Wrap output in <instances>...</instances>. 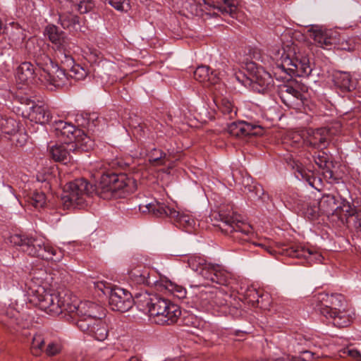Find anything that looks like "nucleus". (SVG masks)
<instances>
[{"label": "nucleus", "instance_id": "4468645a", "mask_svg": "<svg viewBox=\"0 0 361 361\" xmlns=\"http://www.w3.org/2000/svg\"><path fill=\"white\" fill-rule=\"evenodd\" d=\"M70 306L75 307L72 312H68V315L74 320L90 317L104 312L102 307L90 301H82L78 302L75 296H72Z\"/></svg>", "mask_w": 361, "mask_h": 361}, {"label": "nucleus", "instance_id": "4be33fe9", "mask_svg": "<svg viewBox=\"0 0 361 361\" xmlns=\"http://www.w3.org/2000/svg\"><path fill=\"white\" fill-rule=\"evenodd\" d=\"M203 278L212 283L226 286L231 278V274L219 264H210L207 271H204Z\"/></svg>", "mask_w": 361, "mask_h": 361}, {"label": "nucleus", "instance_id": "9b49d317", "mask_svg": "<svg viewBox=\"0 0 361 361\" xmlns=\"http://www.w3.org/2000/svg\"><path fill=\"white\" fill-rule=\"evenodd\" d=\"M315 310L326 318L331 314H336L345 305L344 296L341 294L319 293L315 298Z\"/></svg>", "mask_w": 361, "mask_h": 361}, {"label": "nucleus", "instance_id": "bb28decb", "mask_svg": "<svg viewBox=\"0 0 361 361\" xmlns=\"http://www.w3.org/2000/svg\"><path fill=\"white\" fill-rule=\"evenodd\" d=\"M226 7L228 8L227 6L224 2V4L219 6H216L214 4H212L209 2H207L206 0H202V1L198 2L197 4H195V5L192 6V12H194V13L196 16H204V15L209 16L210 17L212 16H216L217 13L215 12V10H217L218 11L221 12V13H228V12L222 11L219 8V7Z\"/></svg>", "mask_w": 361, "mask_h": 361}, {"label": "nucleus", "instance_id": "a211bd4d", "mask_svg": "<svg viewBox=\"0 0 361 361\" xmlns=\"http://www.w3.org/2000/svg\"><path fill=\"white\" fill-rule=\"evenodd\" d=\"M219 217L222 223L228 226V228L226 229L227 232H240L245 235H248L252 232V227L249 224L240 221L239 219V215L233 212L226 213L221 211L219 212Z\"/></svg>", "mask_w": 361, "mask_h": 361}, {"label": "nucleus", "instance_id": "412c9836", "mask_svg": "<svg viewBox=\"0 0 361 361\" xmlns=\"http://www.w3.org/2000/svg\"><path fill=\"white\" fill-rule=\"evenodd\" d=\"M314 42L324 49H331L332 45L339 44V33L333 30L317 28L313 30Z\"/></svg>", "mask_w": 361, "mask_h": 361}, {"label": "nucleus", "instance_id": "0eeeda50", "mask_svg": "<svg viewBox=\"0 0 361 361\" xmlns=\"http://www.w3.org/2000/svg\"><path fill=\"white\" fill-rule=\"evenodd\" d=\"M36 298L39 309L52 316L68 314L75 309L70 306L72 295L66 293H51L39 287L36 290Z\"/></svg>", "mask_w": 361, "mask_h": 361}, {"label": "nucleus", "instance_id": "052dcab7", "mask_svg": "<svg viewBox=\"0 0 361 361\" xmlns=\"http://www.w3.org/2000/svg\"><path fill=\"white\" fill-rule=\"evenodd\" d=\"M98 329V327L97 326H95V328L94 329H92V331H94V332H91L90 336H92L93 338H94L97 341H104L105 339H100L98 336H97V333H98L99 331H97Z\"/></svg>", "mask_w": 361, "mask_h": 361}, {"label": "nucleus", "instance_id": "dca6fc26", "mask_svg": "<svg viewBox=\"0 0 361 361\" xmlns=\"http://www.w3.org/2000/svg\"><path fill=\"white\" fill-rule=\"evenodd\" d=\"M281 252L290 257L304 258L310 264H319L324 259L323 256L314 249L306 248L304 246L296 244L283 248Z\"/></svg>", "mask_w": 361, "mask_h": 361}, {"label": "nucleus", "instance_id": "de8ad7c7", "mask_svg": "<svg viewBox=\"0 0 361 361\" xmlns=\"http://www.w3.org/2000/svg\"><path fill=\"white\" fill-rule=\"evenodd\" d=\"M165 153L161 150L154 149L149 154V161L154 165H163L165 164Z\"/></svg>", "mask_w": 361, "mask_h": 361}, {"label": "nucleus", "instance_id": "20e7f679", "mask_svg": "<svg viewBox=\"0 0 361 361\" xmlns=\"http://www.w3.org/2000/svg\"><path fill=\"white\" fill-rule=\"evenodd\" d=\"M137 189L136 180L125 173H106L101 177L98 193L103 199L121 198Z\"/></svg>", "mask_w": 361, "mask_h": 361}, {"label": "nucleus", "instance_id": "3c124183", "mask_svg": "<svg viewBox=\"0 0 361 361\" xmlns=\"http://www.w3.org/2000/svg\"><path fill=\"white\" fill-rule=\"evenodd\" d=\"M108 3L119 11L127 12L130 8L129 0H108Z\"/></svg>", "mask_w": 361, "mask_h": 361}, {"label": "nucleus", "instance_id": "8fccbe9b", "mask_svg": "<svg viewBox=\"0 0 361 361\" xmlns=\"http://www.w3.org/2000/svg\"><path fill=\"white\" fill-rule=\"evenodd\" d=\"M68 66H71L70 70V76L74 78L76 80H82L85 78L87 75L86 71L81 67L80 65H68Z\"/></svg>", "mask_w": 361, "mask_h": 361}, {"label": "nucleus", "instance_id": "ddd939ff", "mask_svg": "<svg viewBox=\"0 0 361 361\" xmlns=\"http://www.w3.org/2000/svg\"><path fill=\"white\" fill-rule=\"evenodd\" d=\"M104 315V312L94 315L90 317H85L84 319H77L76 325L78 329L87 334H90L91 332H94L92 329H94L95 326L98 327L97 333V336L100 339H106L108 336V326L104 321L102 320V317Z\"/></svg>", "mask_w": 361, "mask_h": 361}, {"label": "nucleus", "instance_id": "f257e3e1", "mask_svg": "<svg viewBox=\"0 0 361 361\" xmlns=\"http://www.w3.org/2000/svg\"><path fill=\"white\" fill-rule=\"evenodd\" d=\"M273 57L277 61L279 69L291 77H307L312 72L307 55L293 43L275 51Z\"/></svg>", "mask_w": 361, "mask_h": 361}, {"label": "nucleus", "instance_id": "4c0bfd02", "mask_svg": "<svg viewBox=\"0 0 361 361\" xmlns=\"http://www.w3.org/2000/svg\"><path fill=\"white\" fill-rule=\"evenodd\" d=\"M313 153H310L312 159L319 168L326 169V172L330 173L332 176V172L329 170L330 156L323 149H315Z\"/></svg>", "mask_w": 361, "mask_h": 361}, {"label": "nucleus", "instance_id": "f8f14e48", "mask_svg": "<svg viewBox=\"0 0 361 361\" xmlns=\"http://www.w3.org/2000/svg\"><path fill=\"white\" fill-rule=\"evenodd\" d=\"M330 140V130L326 128H309L305 130L304 145L312 149L326 148Z\"/></svg>", "mask_w": 361, "mask_h": 361}, {"label": "nucleus", "instance_id": "e433bc0d", "mask_svg": "<svg viewBox=\"0 0 361 361\" xmlns=\"http://www.w3.org/2000/svg\"><path fill=\"white\" fill-rule=\"evenodd\" d=\"M188 266L198 274L204 276V271H207L211 263L207 262L206 259L199 255H192L188 259Z\"/></svg>", "mask_w": 361, "mask_h": 361}, {"label": "nucleus", "instance_id": "c756f323", "mask_svg": "<svg viewBox=\"0 0 361 361\" xmlns=\"http://www.w3.org/2000/svg\"><path fill=\"white\" fill-rule=\"evenodd\" d=\"M355 214V210L349 203H345L343 206L336 207V211L330 217V220L338 226L345 225L348 223V219Z\"/></svg>", "mask_w": 361, "mask_h": 361}, {"label": "nucleus", "instance_id": "864d4df0", "mask_svg": "<svg viewBox=\"0 0 361 361\" xmlns=\"http://www.w3.org/2000/svg\"><path fill=\"white\" fill-rule=\"evenodd\" d=\"M223 1L225 3L228 8L221 6L219 8L223 12H228L231 16L234 17V15L237 11L235 0H223Z\"/></svg>", "mask_w": 361, "mask_h": 361}, {"label": "nucleus", "instance_id": "680f3d73", "mask_svg": "<svg viewBox=\"0 0 361 361\" xmlns=\"http://www.w3.org/2000/svg\"><path fill=\"white\" fill-rule=\"evenodd\" d=\"M4 121H5L6 123H11L13 125V123H15L14 120L13 119H6L5 121H4L3 119L1 120V122L0 123V125L1 126H4Z\"/></svg>", "mask_w": 361, "mask_h": 361}, {"label": "nucleus", "instance_id": "2f4dec72", "mask_svg": "<svg viewBox=\"0 0 361 361\" xmlns=\"http://www.w3.org/2000/svg\"><path fill=\"white\" fill-rule=\"evenodd\" d=\"M317 202L321 214L326 215L329 219L336 211V207H338L336 197L330 194L323 195Z\"/></svg>", "mask_w": 361, "mask_h": 361}, {"label": "nucleus", "instance_id": "e2e57ef3", "mask_svg": "<svg viewBox=\"0 0 361 361\" xmlns=\"http://www.w3.org/2000/svg\"><path fill=\"white\" fill-rule=\"evenodd\" d=\"M128 361H141V360L137 356H133L129 359Z\"/></svg>", "mask_w": 361, "mask_h": 361}, {"label": "nucleus", "instance_id": "72a5a7b5", "mask_svg": "<svg viewBox=\"0 0 361 361\" xmlns=\"http://www.w3.org/2000/svg\"><path fill=\"white\" fill-rule=\"evenodd\" d=\"M334 82L335 85L344 91H351L355 87L350 73L346 72L336 71L334 74Z\"/></svg>", "mask_w": 361, "mask_h": 361}, {"label": "nucleus", "instance_id": "aec40b11", "mask_svg": "<svg viewBox=\"0 0 361 361\" xmlns=\"http://www.w3.org/2000/svg\"><path fill=\"white\" fill-rule=\"evenodd\" d=\"M228 133L234 137L258 136L263 134V129L259 126L245 121L233 122L228 126Z\"/></svg>", "mask_w": 361, "mask_h": 361}, {"label": "nucleus", "instance_id": "473e14b6", "mask_svg": "<svg viewBox=\"0 0 361 361\" xmlns=\"http://www.w3.org/2000/svg\"><path fill=\"white\" fill-rule=\"evenodd\" d=\"M327 319H331L335 326L343 328L349 326L352 322L351 312L348 310H345L344 306L336 314H331Z\"/></svg>", "mask_w": 361, "mask_h": 361}, {"label": "nucleus", "instance_id": "6ab92c4d", "mask_svg": "<svg viewBox=\"0 0 361 361\" xmlns=\"http://www.w3.org/2000/svg\"><path fill=\"white\" fill-rule=\"evenodd\" d=\"M52 129L55 135L64 143L73 142L76 136L81 134V130L61 120L54 121Z\"/></svg>", "mask_w": 361, "mask_h": 361}, {"label": "nucleus", "instance_id": "5fc2aeb1", "mask_svg": "<svg viewBox=\"0 0 361 361\" xmlns=\"http://www.w3.org/2000/svg\"><path fill=\"white\" fill-rule=\"evenodd\" d=\"M6 315L9 319H11V325L14 324L18 325L19 324L18 317L20 314L17 310L13 308H9L6 310Z\"/></svg>", "mask_w": 361, "mask_h": 361}, {"label": "nucleus", "instance_id": "1a4fd4ad", "mask_svg": "<svg viewBox=\"0 0 361 361\" xmlns=\"http://www.w3.org/2000/svg\"><path fill=\"white\" fill-rule=\"evenodd\" d=\"M37 66H40L39 81L46 85H52L54 87H61L66 85L67 76L65 71L60 68L57 64L46 54L36 59Z\"/></svg>", "mask_w": 361, "mask_h": 361}, {"label": "nucleus", "instance_id": "58836bf2", "mask_svg": "<svg viewBox=\"0 0 361 361\" xmlns=\"http://www.w3.org/2000/svg\"><path fill=\"white\" fill-rule=\"evenodd\" d=\"M216 105L222 114L228 119H233L237 114V109L233 103L226 98L221 99V101L215 100Z\"/></svg>", "mask_w": 361, "mask_h": 361}, {"label": "nucleus", "instance_id": "6e6d98bb", "mask_svg": "<svg viewBox=\"0 0 361 361\" xmlns=\"http://www.w3.org/2000/svg\"><path fill=\"white\" fill-rule=\"evenodd\" d=\"M338 46V49L342 50L352 51L354 49V45L352 40H346L343 38L341 39V36L339 35V44H336Z\"/></svg>", "mask_w": 361, "mask_h": 361}, {"label": "nucleus", "instance_id": "a18cd8bd", "mask_svg": "<svg viewBox=\"0 0 361 361\" xmlns=\"http://www.w3.org/2000/svg\"><path fill=\"white\" fill-rule=\"evenodd\" d=\"M303 214L310 219H317L321 214L317 200H313L312 202L307 203L303 209Z\"/></svg>", "mask_w": 361, "mask_h": 361}, {"label": "nucleus", "instance_id": "39448f33", "mask_svg": "<svg viewBox=\"0 0 361 361\" xmlns=\"http://www.w3.org/2000/svg\"><path fill=\"white\" fill-rule=\"evenodd\" d=\"M139 210L142 213H149L157 217L169 216L174 219L178 226L183 228L188 232H192L197 225L195 219L190 213L180 212L156 200H145L140 203Z\"/></svg>", "mask_w": 361, "mask_h": 361}, {"label": "nucleus", "instance_id": "2eb2a0df", "mask_svg": "<svg viewBox=\"0 0 361 361\" xmlns=\"http://www.w3.org/2000/svg\"><path fill=\"white\" fill-rule=\"evenodd\" d=\"M251 82L252 88L258 92H264L271 88L274 85V80L269 72L262 66L251 63Z\"/></svg>", "mask_w": 361, "mask_h": 361}, {"label": "nucleus", "instance_id": "ea45409f", "mask_svg": "<svg viewBox=\"0 0 361 361\" xmlns=\"http://www.w3.org/2000/svg\"><path fill=\"white\" fill-rule=\"evenodd\" d=\"M296 178L299 180H305L312 188L317 189V182H319V180H317L313 176L312 172L311 171H307L302 166L296 165Z\"/></svg>", "mask_w": 361, "mask_h": 361}, {"label": "nucleus", "instance_id": "37998d69", "mask_svg": "<svg viewBox=\"0 0 361 361\" xmlns=\"http://www.w3.org/2000/svg\"><path fill=\"white\" fill-rule=\"evenodd\" d=\"M45 341L42 334H35L31 343V353L35 356H39L44 352Z\"/></svg>", "mask_w": 361, "mask_h": 361}, {"label": "nucleus", "instance_id": "a19ab883", "mask_svg": "<svg viewBox=\"0 0 361 361\" xmlns=\"http://www.w3.org/2000/svg\"><path fill=\"white\" fill-rule=\"evenodd\" d=\"M68 4L72 11H77L80 13H86L94 6L92 0H68Z\"/></svg>", "mask_w": 361, "mask_h": 361}, {"label": "nucleus", "instance_id": "7c9ffc66", "mask_svg": "<svg viewBox=\"0 0 361 361\" xmlns=\"http://www.w3.org/2000/svg\"><path fill=\"white\" fill-rule=\"evenodd\" d=\"M24 198L28 207H33L36 209L43 208L47 203L44 192L37 190L29 192L25 195Z\"/></svg>", "mask_w": 361, "mask_h": 361}, {"label": "nucleus", "instance_id": "c85d7f7f", "mask_svg": "<svg viewBox=\"0 0 361 361\" xmlns=\"http://www.w3.org/2000/svg\"><path fill=\"white\" fill-rule=\"evenodd\" d=\"M196 289L194 302L205 310H209L214 289L206 286H197Z\"/></svg>", "mask_w": 361, "mask_h": 361}, {"label": "nucleus", "instance_id": "bf43d9fd", "mask_svg": "<svg viewBox=\"0 0 361 361\" xmlns=\"http://www.w3.org/2000/svg\"><path fill=\"white\" fill-rule=\"evenodd\" d=\"M37 179L39 182H42V183L44 182L45 183L44 187L47 188L48 189L49 188V183L47 182L48 176L44 178V177H42L40 174H37Z\"/></svg>", "mask_w": 361, "mask_h": 361}, {"label": "nucleus", "instance_id": "4d7b16f0", "mask_svg": "<svg viewBox=\"0 0 361 361\" xmlns=\"http://www.w3.org/2000/svg\"><path fill=\"white\" fill-rule=\"evenodd\" d=\"M343 353L357 360L361 361V353L357 349L347 348L343 349Z\"/></svg>", "mask_w": 361, "mask_h": 361}, {"label": "nucleus", "instance_id": "49530a36", "mask_svg": "<svg viewBox=\"0 0 361 361\" xmlns=\"http://www.w3.org/2000/svg\"><path fill=\"white\" fill-rule=\"evenodd\" d=\"M228 295L224 294L221 290H214L213 297L212 299V304L210 305V309L216 307H224L227 305V298Z\"/></svg>", "mask_w": 361, "mask_h": 361}, {"label": "nucleus", "instance_id": "79ce46f5", "mask_svg": "<svg viewBox=\"0 0 361 361\" xmlns=\"http://www.w3.org/2000/svg\"><path fill=\"white\" fill-rule=\"evenodd\" d=\"M75 145V151H88L93 146V141L90 137L81 130V134L77 135L73 142Z\"/></svg>", "mask_w": 361, "mask_h": 361}, {"label": "nucleus", "instance_id": "c9c22d12", "mask_svg": "<svg viewBox=\"0 0 361 361\" xmlns=\"http://www.w3.org/2000/svg\"><path fill=\"white\" fill-rule=\"evenodd\" d=\"M59 22L64 29H67L70 31H78L80 30L78 16L71 13L60 14Z\"/></svg>", "mask_w": 361, "mask_h": 361}, {"label": "nucleus", "instance_id": "f03ea898", "mask_svg": "<svg viewBox=\"0 0 361 361\" xmlns=\"http://www.w3.org/2000/svg\"><path fill=\"white\" fill-rule=\"evenodd\" d=\"M128 274L130 280L138 285L152 286L155 285L157 288L161 291L165 290L174 297L178 299H183L186 297V289L167 279H162L160 281L151 279L150 270L138 262H132Z\"/></svg>", "mask_w": 361, "mask_h": 361}, {"label": "nucleus", "instance_id": "338daca9", "mask_svg": "<svg viewBox=\"0 0 361 361\" xmlns=\"http://www.w3.org/2000/svg\"><path fill=\"white\" fill-rule=\"evenodd\" d=\"M13 130H14V129L13 130H5V133H12Z\"/></svg>", "mask_w": 361, "mask_h": 361}, {"label": "nucleus", "instance_id": "cd10ccee", "mask_svg": "<svg viewBox=\"0 0 361 361\" xmlns=\"http://www.w3.org/2000/svg\"><path fill=\"white\" fill-rule=\"evenodd\" d=\"M194 78L200 82L206 83L207 85H215L219 81V78L216 71H210L207 66H200L194 71Z\"/></svg>", "mask_w": 361, "mask_h": 361}, {"label": "nucleus", "instance_id": "5701e85b", "mask_svg": "<svg viewBox=\"0 0 361 361\" xmlns=\"http://www.w3.org/2000/svg\"><path fill=\"white\" fill-rule=\"evenodd\" d=\"M40 66H37V68H35L30 62L22 63L16 69L17 80L23 84H29L36 81L37 78L39 80Z\"/></svg>", "mask_w": 361, "mask_h": 361}, {"label": "nucleus", "instance_id": "69168bd1", "mask_svg": "<svg viewBox=\"0 0 361 361\" xmlns=\"http://www.w3.org/2000/svg\"><path fill=\"white\" fill-rule=\"evenodd\" d=\"M94 118H96V116L94 114L89 115L88 119H92L93 121Z\"/></svg>", "mask_w": 361, "mask_h": 361}, {"label": "nucleus", "instance_id": "603ef678", "mask_svg": "<svg viewBox=\"0 0 361 361\" xmlns=\"http://www.w3.org/2000/svg\"><path fill=\"white\" fill-rule=\"evenodd\" d=\"M61 350V346L59 343L51 341L48 343L44 349V353L47 356H54L59 354Z\"/></svg>", "mask_w": 361, "mask_h": 361}, {"label": "nucleus", "instance_id": "13d9d810", "mask_svg": "<svg viewBox=\"0 0 361 361\" xmlns=\"http://www.w3.org/2000/svg\"><path fill=\"white\" fill-rule=\"evenodd\" d=\"M253 245H255V246H259V247H262L263 250H266L267 252L270 253L271 255H274V253L277 252V251L274 250L270 246H268V245H267L265 244H263V243H253ZM286 247H289V245H286V246L282 247L280 250H278V252L281 253L282 255H283L281 252V251H282L283 248H286Z\"/></svg>", "mask_w": 361, "mask_h": 361}, {"label": "nucleus", "instance_id": "c03bdc74", "mask_svg": "<svg viewBox=\"0 0 361 361\" xmlns=\"http://www.w3.org/2000/svg\"><path fill=\"white\" fill-rule=\"evenodd\" d=\"M44 34L54 45L65 35L54 25H48L44 29Z\"/></svg>", "mask_w": 361, "mask_h": 361}, {"label": "nucleus", "instance_id": "f704fd0d", "mask_svg": "<svg viewBox=\"0 0 361 361\" xmlns=\"http://www.w3.org/2000/svg\"><path fill=\"white\" fill-rule=\"evenodd\" d=\"M247 183H243L245 187L244 192H246L249 197L252 200H262L263 202L269 199V195L264 192L263 187L257 183H248L249 180H247Z\"/></svg>", "mask_w": 361, "mask_h": 361}, {"label": "nucleus", "instance_id": "09e8293b", "mask_svg": "<svg viewBox=\"0 0 361 361\" xmlns=\"http://www.w3.org/2000/svg\"><path fill=\"white\" fill-rule=\"evenodd\" d=\"M305 131L302 134L298 132H293L288 135L289 144L293 147H298L304 145Z\"/></svg>", "mask_w": 361, "mask_h": 361}, {"label": "nucleus", "instance_id": "9d476101", "mask_svg": "<svg viewBox=\"0 0 361 361\" xmlns=\"http://www.w3.org/2000/svg\"><path fill=\"white\" fill-rule=\"evenodd\" d=\"M99 288L104 294L109 295V305L112 310L125 312L133 307V296L127 290L118 286Z\"/></svg>", "mask_w": 361, "mask_h": 361}, {"label": "nucleus", "instance_id": "423d86ee", "mask_svg": "<svg viewBox=\"0 0 361 361\" xmlns=\"http://www.w3.org/2000/svg\"><path fill=\"white\" fill-rule=\"evenodd\" d=\"M145 302L149 317L157 324H175L181 314L179 306L168 299L160 297L147 298Z\"/></svg>", "mask_w": 361, "mask_h": 361}, {"label": "nucleus", "instance_id": "0e129e2a", "mask_svg": "<svg viewBox=\"0 0 361 361\" xmlns=\"http://www.w3.org/2000/svg\"><path fill=\"white\" fill-rule=\"evenodd\" d=\"M4 29L3 27V24L1 23V21L0 20V33H4Z\"/></svg>", "mask_w": 361, "mask_h": 361}, {"label": "nucleus", "instance_id": "f3484780", "mask_svg": "<svg viewBox=\"0 0 361 361\" xmlns=\"http://www.w3.org/2000/svg\"><path fill=\"white\" fill-rule=\"evenodd\" d=\"M279 94L284 104L293 109L302 106L305 99L304 94L288 85H281L279 87Z\"/></svg>", "mask_w": 361, "mask_h": 361}, {"label": "nucleus", "instance_id": "393cba45", "mask_svg": "<svg viewBox=\"0 0 361 361\" xmlns=\"http://www.w3.org/2000/svg\"><path fill=\"white\" fill-rule=\"evenodd\" d=\"M28 118L36 123L45 124L51 121L52 116L48 106L42 104L33 105L28 113Z\"/></svg>", "mask_w": 361, "mask_h": 361}, {"label": "nucleus", "instance_id": "7ed1b4c3", "mask_svg": "<svg viewBox=\"0 0 361 361\" xmlns=\"http://www.w3.org/2000/svg\"><path fill=\"white\" fill-rule=\"evenodd\" d=\"M10 243L21 247L27 255L53 262H60L63 257V252L54 247L42 238H29L23 234H13L10 236Z\"/></svg>", "mask_w": 361, "mask_h": 361}, {"label": "nucleus", "instance_id": "a878e982", "mask_svg": "<svg viewBox=\"0 0 361 361\" xmlns=\"http://www.w3.org/2000/svg\"><path fill=\"white\" fill-rule=\"evenodd\" d=\"M71 46L72 43L66 35L55 44L57 56L61 58L62 63L68 65H72L73 63V59L71 55Z\"/></svg>", "mask_w": 361, "mask_h": 361}, {"label": "nucleus", "instance_id": "b1692460", "mask_svg": "<svg viewBox=\"0 0 361 361\" xmlns=\"http://www.w3.org/2000/svg\"><path fill=\"white\" fill-rule=\"evenodd\" d=\"M75 145L73 142H63L53 145L49 150L51 157L56 161L67 164L72 159L71 152H75Z\"/></svg>", "mask_w": 361, "mask_h": 361}, {"label": "nucleus", "instance_id": "6e6552de", "mask_svg": "<svg viewBox=\"0 0 361 361\" xmlns=\"http://www.w3.org/2000/svg\"><path fill=\"white\" fill-rule=\"evenodd\" d=\"M92 190V185L85 179H76L66 185L61 195V203L65 209L83 207Z\"/></svg>", "mask_w": 361, "mask_h": 361}]
</instances>
